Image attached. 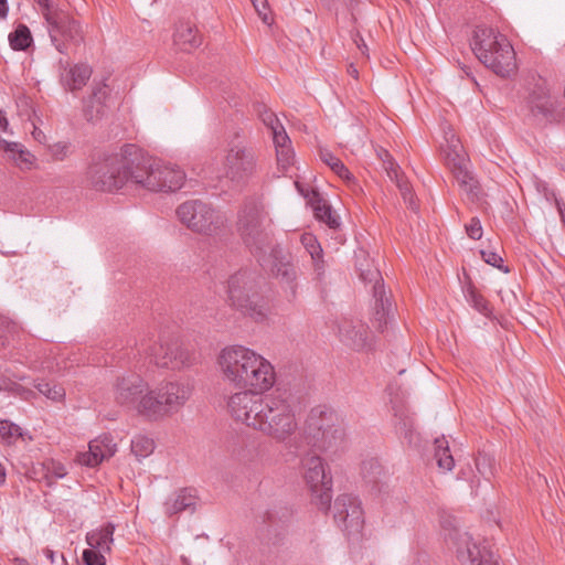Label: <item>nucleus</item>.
<instances>
[{
  "label": "nucleus",
  "mask_w": 565,
  "mask_h": 565,
  "mask_svg": "<svg viewBox=\"0 0 565 565\" xmlns=\"http://www.w3.org/2000/svg\"><path fill=\"white\" fill-rule=\"evenodd\" d=\"M178 218L193 232L211 235L225 222V217L200 200L186 201L177 209Z\"/></svg>",
  "instance_id": "nucleus-11"
},
{
  "label": "nucleus",
  "mask_w": 565,
  "mask_h": 565,
  "mask_svg": "<svg viewBox=\"0 0 565 565\" xmlns=\"http://www.w3.org/2000/svg\"><path fill=\"white\" fill-rule=\"evenodd\" d=\"M46 26L51 43L62 54H67L68 45H79L83 41L82 28L66 11L47 12Z\"/></svg>",
  "instance_id": "nucleus-16"
},
{
  "label": "nucleus",
  "mask_w": 565,
  "mask_h": 565,
  "mask_svg": "<svg viewBox=\"0 0 565 565\" xmlns=\"http://www.w3.org/2000/svg\"><path fill=\"white\" fill-rule=\"evenodd\" d=\"M227 407L235 420L278 443L289 440L298 429L295 403L285 388L278 387L267 395L237 392L230 396Z\"/></svg>",
  "instance_id": "nucleus-1"
},
{
  "label": "nucleus",
  "mask_w": 565,
  "mask_h": 565,
  "mask_svg": "<svg viewBox=\"0 0 565 565\" xmlns=\"http://www.w3.org/2000/svg\"><path fill=\"white\" fill-rule=\"evenodd\" d=\"M17 565H30L24 558H15Z\"/></svg>",
  "instance_id": "nucleus-61"
},
{
  "label": "nucleus",
  "mask_w": 565,
  "mask_h": 565,
  "mask_svg": "<svg viewBox=\"0 0 565 565\" xmlns=\"http://www.w3.org/2000/svg\"><path fill=\"white\" fill-rule=\"evenodd\" d=\"M42 468L44 470V477L47 479L50 486L53 480L61 479L66 476V468L60 461L47 459L43 462Z\"/></svg>",
  "instance_id": "nucleus-43"
},
{
  "label": "nucleus",
  "mask_w": 565,
  "mask_h": 565,
  "mask_svg": "<svg viewBox=\"0 0 565 565\" xmlns=\"http://www.w3.org/2000/svg\"><path fill=\"white\" fill-rule=\"evenodd\" d=\"M130 449L132 455L141 460L153 452L154 441L147 436L137 435L131 439Z\"/></svg>",
  "instance_id": "nucleus-39"
},
{
  "label": "nucleus",
  "mask_w": 565,
  "mask_h": 565,
  "mask_svg": "<svg viewBox=\"0 0 565 565\" xmlns=\"http://www.w3.org/2000/svg\"><path fill=\"white\" fill-rule=\"evenodd\" d=\"M113 396L117 405L148 418L145 407L149 405L150 387L141 375L129 372L117 376L113 385Z\"/></svg>",
  "instance_id": "nucleus-9"
},
{
  "label": "nucleus",
  "mask_w": 565,
  "mask_h": 565,
  "mask_svg": "<svg viewBox=\"0 0 565 565\" xmlns=\"http://www.w3.org/2000/svg\"><path fill=\"white\" fill-rule=\"evenodd\" d=\"M298 191L306 198L310 201V199L312 198V191H315L313 189L309 190V189H305L299 182H296L295 183Z\"/></svg>",
  "instance_id": "nucleus-55"
},
{
  "label": "nucleus",
  "mask_w": 565,
  "mask_h": 565,
  "mask_svg": "<svg viewBox=\"0 0 565 565\" xmlns=\"http://www.w3.org/2000/svg\"><path fill=\"white\" fill-rule=\"evenodd\" d=\"M386 169L388 177L392 180L395 179V183L401 192L404 202L411 210L417 211L418 205L416 203L412 186L408 183V181H406L402 175H399L398 169L397 167H394L393 162H390V167H387Z\"/></svg>",
  "instance_id": "nucleus-34"
},
{
  "label": "nucleus",
  "mask_w": 565,
  "mask_h": 565,
  "mask_svg": "<svg viewBox=\"0 0 565 565\" xmlns=\"http://www.w3.org/2000/svg\"><path fill=\"white\" fill-rule=\"evenodd\" d=\"M348 73L354 77V78H358V75H359V72L356 70V67H354V65H350L349 68H348Z\"/></svg>",
  "instance_id": "nucleus-59"
},
{
  "label": "nucleus",
  "mask_w": 565,
  "mask_h": 565,
  "mask_svg": "<svg viewBox=\"0 0 565 565\" xmlns=\"http://www.w3.org/2000/svg\"><path fill=\"white\" fill-rule=\"evenodd\" d=\"M277 150V161L282 168H287L292 161V151L290 147L279 148Z\"/></svg>",
  "instance_id": "nucleus-51"
},
{
  "label": "nucleus",
  "mask_w": 565,
  "mask_h": 565,
  "mask_svg": "<svg viewBox=\"0 0 565 565\" xmlns=\"http://www.w3.org/2000/svg\"><path fill=\"white\" fill-rule=\"evenodd\" d=\"M311 262H312L313 271L316 274V278L318 280H321L323 275H324V271H326V264H324V260H323V253L317 255V257L316 256L311 257Z\"/></svg>",
  "instance_id": "nucleus-52"
},
{
  "label": "nucleus",
  "mask_w": 565,
  "mask_h": 565,
  "mask_svg": "<svg viewBox=\"0 0 565 565\" xmlns=\"http://www.w3.org/2000/svg\"><path fill=\"white\" fill-rule=\"evenodd\" d=\"M174 44L184 52H189L201 45L202 40L194 25L190 22H179L174 34Z\"/></svg>",
  "instance_id": "nucleus-29"
},
{
  "label": "nucleus",
  "mask_w": 565,
  "mask_h": 565,
  "mask_svg": "<svg viewBox=\"0 0 565 565\" xmlns=\"http://www.w3.org/2000/svg\"><path fill=\"white\" fill-rule=\"evenodd\" d=\"M252 1H253V3H254L255 9H256V10L259 12V14H260L262 12H260V10H259V8H258V4H257L256 0H252Z\"/></svg>",
  "instance_id": "nucleus-63"
},
{
  "label": "nucleus",
  "mask_w": 565,
  "mask_h": 565,
  "mask_svg": "<svg viewBox=\"0 0 565 565\" xmlns=\"http://www.w3.org/2000/svg\"><path fill=\"white\" fill-rule=\"evenodd\" d=\"M555 104L546 83L540 78L527 97V108L531 115L540 121H550L554 115Z\"/></svg>",
  "instance_id": "nucleus-23"
},
{
  "label": "nucleus",
  "mask_w": 565,
  "mask_h": 565,
  "mask_svg": "<svg viewBox=\"0 0 565 565\" xmlns=\"http://www.w3.org/2000/svg\"><path fill=\"white\" fill-rule=\"evenodd\" d=\"M224 175L237 185L245 184L257 171V158L253 148L241 142L230 146L223 161Z\"/></svg>",
  "instance_id": "nucleus-18"
},
{
  "label": "nucleus",
  "mask_w": 565,
  "mask_h": 565,
  "mask_svg": "<svg viewBox=\"0 0 565 565\" xmlns=\"http://www.w3.org/2000/svg\"><path fill=\"white\" fill-rule=\"evenodd\" d=\"M44 554H45V556H46L47 558H50V561H51L52 563H54V552H53L52 550L46 548V550L44 551Z\"/></svg>",
  "instance_id": "nucleus-60"
},
{
  "label": "nucleus",
  "mask_w": 565,
  "mask_h": 565,
  "mask_svg": "<svg viewBox=\"0 0 565 565\" xmlns=\"http://www.w3.org/2000/svg\"><path fill=\"white\" fill-rule=\"evenodd\" d=\"M7 345V338L3 335H0V349L6 348Z\"/></svg>",
  "instance_id": "nucleus-62"
},
{
  "label": "nucleus",
  "mask_w": 565,
  "mask_h": 565,
  "mask_svg": "<svg viewBox=\"0 0 565 565\" xmlns=\"http://www.w3.org/2000/svg\"><path fill=\"white\" fill-rule=\"evenodd\" d=\"M343 429L337 414L329 408H312L306 419L303 439L317 450L335 451L343 443Z\"/></svg>",
  "instance_id": "nucleus-7"
},
{
  "label": "nucleus",
  "mask_w": 565,
  "mask_h": 565,
  "mask_svg": "<svg viewBox=\"0 0 565 565\" xmlns=\"http://www.w3.org/2000/svg\"><path fill=\"white\" fill-rule=\"evenodd\" d=\"M271 134H273V139H274V143L276 146V149H279V148H287L289 147L288 145L290 143V139L288 137V135L286 134L285 131V128L282 125L279 126V128H274L271 130Z\"/></svg>",
  "instance_id": "nucleus-48"
},
{
  "label": "nucleus",
  "mask_w": 565,
  "mask_h": 565,
  "mask_svg": "<svg viewBox=\"0 0 565 565\" xmlns=\"http://www.w3.org/2000/svg\"><path fill=\"white\" fill-rule=\"evenodd\" d=\"M361 472L366 482L376 484L383 475V468L376 459H370L363 461Z\"/></svg>",
  "instance_id": "nucleus-42"
},
{
  "label": "nucleus",
  "mask_w": 565,
  "mask_h": 565,
  "mask_svg": "<svg viewBox=\"0 0 565 565\" xmlns=\"http://www.w3.org/2000/svg\"><path fill=\"white\" fill-rule=\"evenodd\" d=\"M7 478L6 468L0 462V486L4 484Z\"/></svg>",
  "instance_id": "nucleus-58"
},
{
  "label": "nucleus",
  "mask_w": 565,
  "mask_h": 565,
  "mask_svg": "<svg viewBox=\"0 0 565 565\" xmlns=\"http://www.w3.org/2000/svg\"><path fill=\"white\" fill-rule=\"evenodd\" d=\"M132 170L131 184L154 192H174L184 183L185 173L177 166L164 163L143 153L136 146L129 148Z\"/></svg>",
  "instance_id": "nucleus-2"
},
{
  "label": "nucleus",
  "mask_w": 565,
  "mask_h": 565,
  "mask_svg": "<svg viewBox=\"0 0 565 565\" xmlns=\"http://www.w3.org/2000/svg\"><path fill=\"white\" fill-rule=\"evenodd\" d=\"M310 203L313 207L315 216L319 221L324 222L331 228H337L339 226L338 217L334 215L331 206L322 199L318 191H312Z\"/></svg>",
  "instance_id": "nucleus-31"
},
{
  "label": "nucleus",
  "mask_w": 565,
  "mask_h": 565,
  "mask_svg": "<svg viewBox=\"0 0 565 565\" xmlns=\"http://www.w3.org/2000/svg\"><path fill=\"white\" fill-rule=\"evenodd\" d=\"M332 511L334 522L348 535L361 532L364 524V512L358 497L348 493L338 495Z\"/></svg>",
  "instance_id": "nucleus-20"
},
{
  "label": "nucleus",
  "mask_w": 565,
  "mask_h": 565,
  "mask_svg": "<svg viewBox=\"0 0 565 565\" xmlns=\"http://www.w3.org/2000/svg\"><path fill=\"white\" fill-rule=\"evenodd\" d=\"M259 353L241 344L227 345L220 352L218 365L224 379L236 388H241L248 370L258 361Z\"/></svg>",
  "instance_id": "nucleus-10"
},
{
  "label": "nucleus",
  "mask_w": 565,
  "mask_h": 565,
  "mask_svg": "<svg viewBox=\"0 0 565 565\" xmlns=\"http://www.w3.org/2000/svg\"><path fill=\"white\" fill-rule=\"evenodd\" d=\"M359 270L360 279L365 284H372L373 294V323L379 331H384L391 321L392 315V302L390 296L386 295L384 281L380 270L372 264L356 265Z\"/></svg>",
  "instance_id": "nucleus-12"
},
{
  "label": "nucleus",
  "mask_w": 565,
  "mask_h": 565,
  "mask_svg": "<svg viewBox=\"0 0 565 565\" xmlns=\"http://www.w3.org/2000/svg\"><path fill=\"white\" fill-rule=\"evenodd\" d=\"M0 437L7 445H13L18 439H31V436L23 431L19 425L6 419L0 420Z\"/></svg>",
  "instance_id": "nucleus-38"
},
{
  "label": "nucleus",
  "mask_w": 565,
  "mask_h": 565,
  "mask_svg": "<svg viewBox=\"0 0 565 565\" xmlns=\"http://www.w3.org/2000/svg\"><path fill=\"white\" fill-rule=\"evenodd\" d=\"M268 514V520L271 522V513H267Z\"/></svg>",
  "instance_id": "nucleus-64"
},
{
  "label": "nucleus",
  "mask_w": 565,
  "mask_h": 565,
  "mask_svg": "<svg viewBox=\"0 0 565 565\" xmlns=\"http://www.w3.org/2000/svg\"><path fill=\"white\" fill-rule=\"evenodd\" d=\"M192 386L181 381H169L150 388L148 407L149 420H158L180 411L190 398Z\"/></svg>",
  "instance_id": "nucleus-8"
},
{
  "label": "nucleus",
  "mask_w": 565,
  "mask_h": 565,
  "mask_svg": "<svg viewBox=\"0 0 565 565\" xmlns=\"http://www.w3.org/2000/svg\"><path fill=\"white\" fill-rule=\"evenodd\" d=\"M555 205L559 214L561 221L565 227V202L561 199H555Z\"/></svg>",
  "instance_id": "nucleus-54"
},
{
  "label": "nucleus",
  "mask_w": 565,
  "mask_h": 565,
  "mask_svg": "<svg viewBox=\"0 0 565 565\" xmlns=\"http://www.w3.org/2000/svg\"><path fill=\"white\" fill-rule=\"evenodd\" d=\"M320 159L330 167V169L338 174L341 179L345 180L348 185L353 190H360L354 177L348 170V168L343 164V162L337 158L333 153L328 150L320 151Z\"/></svg>",
  "instance_id": "nucleus-32"
},
{
  "label": "nucleus",
  "mask_w": 565,
  "mask_h": 565,
  "mask_svg": "<svg viewBox=\"0 0 565 565\" xmlns=\"http://www.w3.org/2000/svg\"><path fill=\"white\" fill-rule=\"evenodd\" d=\"M445 542L450 550L455 551L458 561L462 564L498 565L490 550L478 545L468 532L458 527L445 529Z\"/></svg>",
  "instance_id": "nucleus-13"
},
{
  "label": "nucleus",
  "mask_w": 565,
  "mask_h": 565,
  "mask_svg": "<svg viewBox=\"0 0 565 565\" xmlns=\"http://www.w3.org/2000/svg\"><path fill=\"white\" fill-rule=\"evenodd\" d=\"M115 526L111 523H107L99 529H95L89 531L86 534V542L89 545V548L100 551L103 553L110 552V545L114 542Z\"/></svg>",
  "instance_id": "nucleus-30"
},
{
  "label": "nucleus",
  "mask_w": 565,
  "mask_h": 565,
  "mask_svg": "<svg viewBox=\"0 0 565 565\" xmlns=\"http://www.w3.org/2000/svg\"><path fill=\"white\" fill-rule=\"evenodd\" d=\"M339 338L341 342L356 351L370 345L369 327L359 319L343 318L339 323Z\"/></svg>",
  "instance_id": "nucleus-24"
},
{
  "label": "nucleus",
  "mask_w": 565,
  "mask_h": 565,
  "mask_svg": "<svg viewBox=\"0 0 565 565\" xmlns=\"http://www.w3.org/2000/svg\"><path fill=\"white\" fill-rule=\"evenodd\" d=\"M92 76L89 65L79 63L64 67L60 74V82L66 90L75 92L82 89Z\"/></svg>",
  "instance_id": "nucleus-27"
},
{
  "label": "nucleus",
  "mask_w": 565,
  "mask_h": 565,
  "mask_svg": "<svg viewBox=\"0 0 565 565\" xmlns=\"http://www.w3.org/2000/svg\"><path fill=\"white\" fill-rule=\"evenodd\" d=\"M435 446V459L440 469L450 471L455 467V459L450 452L448 440L443 436L436 438L434 441Z\"/></svg>",
  "instance_id": "nucleus-36"
},
{
  "label": "nucleus",
  "mask_w": 565,
  "mask_h": 565,
  "mask_svg": "<svg viewBox=\"0 0 565 565\" xmlns=\"http://www.w3.org/2000/svg\"><path fill=\"white\" fill-rule=\"evenodd\" d=\"M394 417L396 434L408 444H413L415 439L414 417L404 408H396Z\"/></svg>",
  "instance_id": "nucleus-33"
},
{
  "label": "nucleus",
  "mask_w": 565,
  "mask_h": 565,
  "mask_svg": "<svg viewBox=\"0 0 565 565\" xmlns=\"http://www.w3.org/2000/svg\"><path fill=\"white\" fill-rule=\"evenodd\" d=\"M0 149L7 154V159L19 169L30 170L32 168L34 157L21 143L0 138Z\"/></svg>",
  "instance_id": "nucleus-28"
},
{
  "label": "nucleus",
  "mask_w": 565,
  "mask_h": 565,
  "mask_svg": "<svg viewBox=\"0 0 565 565\" xmlns=\"http://www.w3.org/2000/svg\"><path fill=\"white\" fill-rule=\"evenodd\" d=\"M465 297L467 302L479 313L486 318L492 316V306L473 285L470 284L466 287Z\"/></svg>",
  "instance_id": "nucleus-35"
},
{
  "label": "nucleus",
  "mask_w": 565,
  "mask_h": 565,
  "mask_svg": "<svg viewBox=\"0 0 565 565\" xmlns=\"http://www.w3.org/2000/svg\"><path fill=\"white\" fill-rule=\"evenodd\" d=\"M34 386L42 395L53 402H63L65 398V388L54 382L41 380Z\"/></svg>",
  "instance_id": "nucleus-40"
},
{
  "label": "nucleus",
  "mask_w": 565,
  "mask_h": 565,
  "mask_svg": "<svg viewBox=\"0 0 565 565\" xmlns=\"http://www.w3.org/2000/svg\"><path fill=\"white\" fill-rule=\"evenodd\" d=\"M136 351L145 355L159 367L180 369L191 364V354L182 349L178 342L170 344L153 343L152 339L143 337L136 343Z\"/></svg>",
  "instance_id": "nucleus-14"
},
{
  "label": "nucleus",
  "mask_w": 565,
  "mask_h": 565,
  "mask_svg": "<svg viewBox=\"0 0 565 565\" xmlns=\"http://www.w3.org/2000/svg\"><path fill=\"white\" fill-rule=\"evenodd\" d=\"M8 14L7 0H0V18H6Z\"/></svg>",
  "instance_id": "nucleus-57"
},
{
  "label": "nucleus",
  "mask_w": 565,
  "mask_h": 565,
  "mask_svg": "<svg viewBox=\"0 0 565 565\" xmlns=\"http://www.w3.org/2000/svg\"><path fill=\"white\" fill-rule=\"evenodd\" d=\"M305 479L312 493V502L322 511L331 509L332 477L326 471L319 456H308L302 461Z\"/></svg>",
  "instance_id": "nucleus-17"
},
{
  "label": "nucleus",
  "mask_w": 565,
  "mask_h": 565,
  "mask_svg": "<svg viewBox=\"0 0 565 565\" xmlns=\"http://www.w3.org/2000/svg\"><path fill=\"white\" fill-rule=\"evenodd\" d=\"M9 127V122L6 114L0 109V131L7 132Z\"/></svg>",
  "instance_id": "nucleus-56"
},
{
  "label": "nucleus",
  "mask_w": 565,
  "mask_h": 565,
  "mask_svg": "<svg viewBox=\"0 0 565 565\" xmlns=\"http://www.w3.org/2000/svg\"><path fill=\"white\" fill-rule=\"evenodd\" d=\"M260 116V119L270 129L273 130L274 128H279V126L281 125L279 122V119L277 118V116L269 109H264V111H260L259 114Z\"/></svg>",
  "instance_id": "nucleus-50"
},
{
  "label": "nucleus",
  "mask_w": 565,
  "mask_h": 565,
  "mask_svg": "<svg viewBox=\"0 0 565 565\" xmlns=\"http://www.w3.org/2000/svg\"><path fill=\"white\" fill-rule=\"evenodd\" d=\"M83 103V113L87 121L102 119L114 104L109 86L105 82L94 81L92 93Z\"/></svg>",
  "instance_id": "nucleus-22"
},
{
  "label": "nucleus",
  "mask_w": 565,
  "mask_h": 565,
  "mask_svg": "<svg viewBox=\"0 0 565 565\" xmlns=\"http://www.w3.org/2000/svg\"><path fill=\"white\" fill-rule=\"evenodd\" d=\"M262 266L269 265L271 274L278 279L285 291V297L289 302L297 298L298 274L296 266L291 262L290 255L286 254L279 245L268 249L266 259L258 262Z\"/></svg>",
  "instance_id": "nucleus-19"
},
{
  "label": "nucleus",
  "mask_w": 565,
  "mask_h": 565,
  "mask_svg": "<svg viewBox=\"0 0 565 565\" xmlns=\"http://www.w3.org/2000/svg\"><path fill=\"white\" fill-rule=\"evenodd\" d=\"M131 146L126 145L122 154H110L89 166L87 178L95 190L114 191L131 184L132 163L129 153L134 151L129 149Z\"/></svg>",
  "instance_id": "nucleus-6"
},
{
  "label": "nucleus",
  "mask_w": 565,
  "mask_h": 565,
  "mask_svg": "<svg viewBox=\"0 0 565 565\" xmlns=\"http://www.w3.org/2000/svg\"><path fill=\"white\" fill-rule=\"evenodd\" d=\"M301 244L303 245L306 250L309 253L310 257H313V256L317 257V255L323 253L317 238L310 233H305L301 236Z\"/></svg>",
  "instance_id": "nucleus-44"
},
{
  "label": "nucleus",
  "mask_w": 565,
  "mask_h": 565,
  "mask_svg": "<svg viewBox=\"0 0 565 565\" xmlns=\"http://www.w3.org/2000/svg\"><path fill=\"white\" fill-rule=\"evenodd\" d=\"M449 151L446 160L460 190L466 194L467 200L477 202L482 195L481 186L475 175L467 169L465 157L459 153L460 141L450 130L445 134Z\"/></svg>",
  "instance_id": "nucleus-15"
},
{
  "label": "nucleus",
  "mask_w": 565,
  "mask_h": 565,
  "mask_svg": "<svg viewBox=\"0 0 565 565\" xmlns=\"http://www.w3.org/2000/svg\"><path fill=\"white\" fill-rule=\"evenodd\" d=\"M50 153L54 160L62 161L70 153V143L67 142H56L50 147Z\"/></svg>",
  "instance_id": "nucleus-49"
},
{
  "label": "nucleus",
  "mask_w": 565,
  "mask_h": 565,
  "mask_svg": "<svg viewBox=\"0 0 565 565\" xmlns=\"http://www.w3.org/2000/svg\"><path fill=\"white\" fill-rule=\"evenodd\" d=\"M198 502L196 491L191 488L180 489L172 493L164 502V512L169 516L178 515L182 512L193 513Z\"/></svg>",
  "instance_id": "nucleus-26"
},
{
  "label": "nucleus",
  "mask_w": 565,
  "mask_h": 565,
  "mask_svg": "<svg viewBox=\"0 0 565 565\" xmlns=\"http://www.w3.org/2000/svg\"><path fill=\"white\" fill-rule=\"evenodd\" d=\"M470 46L477 58L501 77L510 76L516 68L515 52L505 35L493 28L477 25Z\"/></svg>",
  "instance_id": "nucleus-4"
},
{
  "label": "nucleus",
  "mask_w": 565,
  "mask_h": 565,
  "mask_svg": "<svg viewBox=\"0 0 565 565\" xmlns=\"http://www.w3.org/2000/svg\"><path fill=\"white\" fill-rule=\"evenodd\" d=\"M117 451L116 444L110 435H103L88 445V451L78 456V461L88 467L98 466L104 459L110 458Z\"/></svg>",
  "instance_id": "nucleus-25"
},
{
  "label": "nucleus",
  "mask_w": 565,
  "mask_h": 565,
  "mask_svg": "<svg viewBox=\"0 0 565 565\" xmlns=\"http://www.w3.org/2000/svg\"><path fill=\"white\" fill-rule=\"evenodd\" d=\"M264 279L255 270L241 269L227 281V300L232 308L256 322L270 312L269 299L264 295Z\"/></svg>",
  "instance_id": "nucleus-3"
},
{
  "label": "nucleus",
  "mask_w": 565,
  "mask_h": 565,
  "mask_svg": "<svg viewBox=\"0 0 565 565\" xmlns=\"http://www.w3.org/2000/svg\"><path fill=\"white\" fill-rule=\"evenodd\" d=\"M480 254H481L482 259H483L487 264H489V265H491V266H493V267H495V268H499V269H500V270H502L503 273H509V271H510V269H509L508 267H504V266H503V259H502L501 255H500V254H498L497 252H493V250H483V249H482V250L480 252Z\"/></svg>",
  "instance_id": "nucleus-45"
},
{
  "label": "nucleus",
  "mask_w": 565,
  "mask_h": 565,
  "mask_svg": "<svg viewBox=\"0 0 565 565\" xmlns=\"http://www.w3.org/2000/svg\"><path fill=\"white\" fill-rule=\"evenodd\" d=\"M465 230L467 235L475 241H478L482 237L483 231L481 226V222L478 217H472L468 224L465 225Z\"/></svg>",
  "instance_id": "nucleus-47"
},
{
  "label": "nucleus",
  "mask_w": 565,
  "mask_h": 565,
  "mask_svg": "<svg viewBox=\"0 0 565 565\" xmlns=\"http://www.w3.org/2000/svg\"><path fill=\"white\" fill-rule=\"evenodd\" d=\"M275 382V367L260 354L254 366L249 367L248 375L244 379L241 390H243L242 392L263 395L274 386Z\"/></svg>",
  "instance_id": "nucleus-21"
},
{
  "label": "nucleus",
  "mask_w": 565,
  "mask_h": 565,
  "mask_svg": "<svg viewBox=\"0 0 565 565\" xmlns=\"http://www.w3.org/2000/svg\"><path fill=\"white\" fill-rule=\"evenodd\" d=\"M9 43L14 51H26L33 43L30 29L25 24H19L9 34Z\"/></svg>",
  "instance_id": "nucleus-37"
},
{
  "label": "nucleus",
  "mask_w": 565,
  "mask_h": 565,
  "mask_svg": "<svg viewBox=\"0 0 565 565\" xmlns=\"http://www.w3.org/2000/svg\"><path fill=\"white\" fill-rule=\"evenodd\" d=\"M104 554L105 553L100 551L87 548L84 550L82 558L86 565H106V558Z\"/></svg>",
  "instance_id": "nucleus-46"
},
{
  "label": "nucleus",
  "mask_w": 565,
  "mask_h": 565,
  "mask_svg": "<svg viewBox=\"0 0 565 565\" xmlns=\"http://www.w3.org/2000/svg\"><path fill=\"white\" fill-rule=\"evenodd\" d=\"M237 231L258 262L265 260L268 249L276 245L264 207L254 199L246 200L238 212Z\"/></svg>",
  "instance_id": "nucleus-5"
},
{
  "label": "nucleus",
  "mask_w": 565,
  "mask_h": 565,
  "mask_svg": "<svg viewBox=\"0 0 565 565\" xmlns=\"http://www.w3.org/2000/svg\"><path fill=\"white\" fill-rule=\"evenodd\" d=\"M39 7L41 8V11H42V15L44 18V20L46 21V13L47 12H58L60 10L57 9H52L51 7V3H50V0H34Z\"/></svg>",
  "instance_id": "nucleus-53"
},
{
  "label": "nucleus",
  "mask_w": 565,
  "mask_h": 565,
  "mask_svg": "<svg viewBox=\"0 0 565 565\" xmlns=\"http://www.w3.org/2000/svg\"><path fill=\"white\" fill-rule=\"evenodd\" d=\"M476 468L479 475L487 481H490L495 473V460L484 451H479L475 459Z\"/></svg>",
  "instance_id": "nucleus-41"
}]
</instances>
